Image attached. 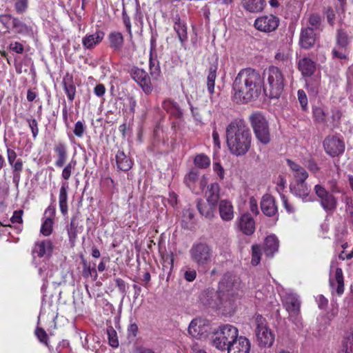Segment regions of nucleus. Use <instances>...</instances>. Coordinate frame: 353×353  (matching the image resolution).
Returning a JSON list of instances; mask_svg holds the SVG:
<instances>
[{
  "label": "nucleus",
  "instance_id": "obj_36",
  "mask_svg": "<svg viewBox=\"0 0 353 353\" xmlns=\"http://www.w3.org/2000/svg\"><path fill=\"white\" fill-rule=\"evenodd\" d=\"M174 28L177 33L181 45L183 46L188 39L187 27L185 24L184 22H182L180 19H179L175 22Z\"/></svg>",
  "mask_w": 353,
  "mask_h": 353
},
{
  "label": "nucleus",
  "instance_id": "obj_50",
  "mask_svg": "<svg viewBox=\"0 0 353 353\" xmlns=\"http://www.w3.org/2000/svg\"><path fill=\"white\" fill-rule=\"evenodd\" d=\"M339 176H330L327 180V184L330 191L332 193H339L341 188L338 184Z\"/></svg>",
  "mask_w": 353,
  "mask_h": 353
},
{
  "label": "nucleus",
  "instance_id": "obj_40",
  "mask_svg": "<svg viewBox=\"0 0 353 353\" xmlns=\"http://www.w3.org/2000/svg\"><path fill=\"white\" fill-rule=\"evenodd\" d=\"M350 42V37L345 30L339 28L337 30L336 33V43L341 48H345Z\"/></svg>",
  "mask_w": 353,
  "mask_h": 353
},
{
  "label": "nucleus",
  "instance_id": "obj_48",
  "mask_svg": "<svg viewBox=\"0 0 353 353\" xmlns=\"http://www.w3.org/2000/svg\"><path fill=\"white\" fill-rule=\"evenodd\" d=\"M14 3V9L18 14H23L28 9V0H10Z\"/></svg>",
  "mask_w": 353,
  "mask_h": 353
},
{
  "label": "nucleus",
  "instance_id": "obj_2",
  "mask_svg": "<svg viewBox=\"0 0 353 353\" xmlns=\"http://www.w3.org/2000/svg\"><path fill=\"white\" fill-rule=\"evenodd\" d=\"M225 137L230 152L236 157L244 156L251 148L252 134L243 119L236 118L227 125Z\"/></svg>",
  "mask_w": 353,
  "mask_h": 353
},
{
  "label": "nucleus",
  "instance_id": "obj_61",
  "mask_svg": "<svg viewBox=\"0 0 353 353\" xmlns=\"http://www.w3.org/2000/svg\"><path fill=\"white\" fill-rule=\"evenodd\" d=\"M196 277V272L194 269L188 268L184 272V278L187 281L192 282Z\"/></svg>",
  "mask_w": 353,
  "mask_h": 353
},
{
  "label": "nucleus",
  "instance_id": "obj_22",
  "mask_svg": "<svg viewBox=\"0 0 353 353\" xmlns=\"http://www.w3.org/2000/svg\"><path fill=\"white\" fill-rule=\"evenodd\" d=\"M330 285L332 290L341 295L344 292V280L341 268H337L334 277H330Z\"/></svg>",
  "mask_w": 353,
  "mask_h": 353
},
{
  "label": "nucleus",
  "instance_id": "obj_20",
  "mask_svg": "<svg viewBox=\"0 0 353 353\" xmlns=\"http://www.w3.org/2000/svg\"><path fill=\"white\" fill-rule=\"evenodd\" d=\"M53 250V244L50 240L39 241L35 243L33 254H37L39 258L50 256Z\"/></svg>",
  "mask_w": 353,
  "mask_h": 353
},
{
  "label": "nucleus",
  "instance_id": "obj_10",
  "mask_svg": "<svg viewBox=\"0 0 353 353\" xmlns=\"http://www.w3.org/2000/svg\"><path fill=\"white\" fill-rule=\"evenodd\" d=\"M280 23L279 18L272 14L258 17L254 21V27L263 32H271L276 30Z\"/></svg>",
  "mask_w": 353,
  "mask_h": 353
},
{
  "label": "nucleus",
  "instance_id": "obj_51",
  "mask_svg": "<svg viewBox=\"0 0 353 353\" xmlns=\"http://www.w3.org/2000/svg\"><path fill=\"white\" fill-rule=\"evenodd\" d=\"M53 221L51 218H47L41 228V232L44 236H49L52 232Z\"/></svg>",
  "mask_w": 353,
  "mask_h": 353
},
{
  "label": "nucleus",
  "instance_id": "obj_33",
  "mask_svg": "<svg viewBox=\"0 0 353 353\" xmlns=\"http://www.w3.org/2000/svg\"><path fill=\"white\" fill-rule=\"evenodd\" d=\"M163 108L176 118H180L183 115V112L177 103L171 99H166L163 102Z\"/></svg>",
  "mask_w": 353,
  "mask_h": 353
},
{
  "label": "nucleus",
  "instance_id": "obj_9",
  "mask_svg": "<svg viewBox=\"0 0 353 353\" xmlns=\"http://www.w3.org/2000/svg\"><path fill=\"white\" fill-rule=\"evenodd\" d=\"M264 319L261 316L256 317L257 327L256 334L261 346L270 347L274 341V335L263 323Z\"/></svg>",
  "mask_w": 353,
  "mask_h": 353
},
{
  "label": "nucleus",
  "instance_id": "obj_30",
  "mask_svg": "<svg viewBox=\"0 0 353 353\" xmlns=\"http://www.w3.org/2000/svg\"><path fill=\"white\" fill-rule=\"evenodd\" d=\"M220 186L217 183H213L208 187L206 191L207 202L211 205H217L219 199Z\"/></svg>",
  "mask_w": 353,
  "mask_h": 353
},
{
  "label": "nucleus",
  "instance_id": "obj_62",
  "mask_svg": "<svg viewBox=\"0 0 353 353\" xmlns=\"http://www.w3.org/2000/svg\"><path fill=\"white\" fill-rule=\"evenodd\" d=\"M325 14V17H326L327 22L329 23L330 25L333 26L334 24V21H335L334 11L331 8H328L326 10Z\"/></svg>",
  "mask_w": 353,
  "mask_h": 353
},
{
  "label": "nucleus",
  "instance_id": "obj_41",
  "mask_svg": "<svg viewBox=\"0 0 353 353\" xmlns=\"http://www.w3.org/2000/svg\"><path fill=\"white\" fill-rule=\"evenodd\" d=\"M12 27L16 29L19 34H28L32 32V28L17 18H13Z\"/></svg>",
  "mask_w": 353,
  "mask_h": 353
},
{
  "label": "nucleus",
  "instance_id": "obj_25",
  "mask_svg": "<svg viewBox=\"0 0 353 353\" xmlns=\"http://www.w3.org/2000/svg\"><path fill=\"white\" fill-rule=\"evenodd\" d=\"M221 218L225 221H231L234 218V208L228 200H221L219 205Z\"/></svg>",
  "mask_w": 353,
  "mask_h": 353
},
{
  "label": "nucleus",
  "instance_id": "obj_26",
  "mask_svg": "<svg viewBox=\"0 0 353 353\" xmlns=\"http://www.w3.org/2000/svg\"><path fill=\"white\" fill-rule=\"evenodd\" d=\"M116 162L118 169L123 172L130 170L133 165L132 159L122 150H119L116 154Z\"/></svg>",
  "mask_w": 353,
  "mask_h": 353
},
{
  "label": "nucleus",
  "instance_id": "obj_45",
  "mask_svg": "<svg viewBox=\"0 0 353 353\" xmlns=\"http://www.w3.org/2000/svg\"><path fill=\"white\" fill-rule=\"evenodd\" d=\"M340 353H353V330L345 338Z\"/></svg>",
  "mask_w": 353,
  "mask_h": 353
},
{
  "label": "nucleus",
  "instance_id": "obj_49",
  "mask_svg": "<svg viewBox=\"0 0 353 353\" xmlns=\"http://www.w3.org/2000/svg\"><path fill=\"white\" fill-rule=\"evenodd\" d=\"M107 334L108 335L109 344L112 347H117L119 346V341L117 339V332L112 326H110L107 328Z\"/></svg>",
  "mask_w": 353,
  "mask_h": 353
},
{
  "label": "nucleus",
  "instance_id": "obj_5",
  "mask_svg": "<svg viewBox=\"0 0 353 353\" xmlns=\"http://www.w3.org/2000/svg\"><path fill=\"white\" fill-rule=\"evenodd\" d=\"M249 121L256 139L264 145L268 144L271 139L269 124L265 117L260 112H255L250 115Z\"/></svg>",
  "mask_w": 353,
  "mask_h": 353
},
{
  "label": "nucleus",
  "instance_id": "obj_52",
  "mask_svg": "<svg viewBox=\"0 0 353 353\" xmlns=\"http://www.w3.org/2000/svg\"><path fill=\"white\" fill-rule=\"evenodd\" d=\"M150 72L153 80H157L161 74V70L159 64H155L154 61L150 59Z\"/></svg>",
  "mask_w": 353,
  "mask_h": 353
},
{
  "label": "nucleus",
  "instance_id": "obj_39",
  "mask_svg": "<svg viewBox=\"0 0 353 353\" xmlns=\"http://www.w3.org/2000/svg\"><path fill=\"white\" fill-rule=\"evenodd\" d=\"M198 176L197 172L191 170L184 178L185 183L192 192L196 190V183L199 179Z\"/></svg>",
  "mask_w": 353,
  "mask_h": 353
},
{
  "label": "nucleus",
  "instance_id": "obj_31",
  "mask_svg": "<svg viewBox=\"0 0 353 353\" xmlns=\"http://www.w3.org/2000/svg\"><path fill=\"white\" fill-rule=\"evenodd\" d=\"M242 6L245 10L250 12H261L265 6V0H243Z\"/></svg>",
  "mask_w": 353,
  "mask_h": 353
},
{
  "label": "nucleus",
  "instance_id": "obj_35",
  "mask_svg": "<svg viewBox=\"0 0 353 353\" xmlns=\"http://www.w3.org/2000/svg\"><path fill=\"white\" fill-rule=\"evenodd\" d=\"M68 184L67 182H63L59 190V202L61 212L63 214L68 212Z\"/></svg>",
  "mask_w": 353,
  "mask_h": 353
},
{
  "label": "nucleus",
  "instance_id": "obj_12",
  "mask_svg": "<svg viewBox=\"0 0 353 353\" xmlns=\"http://www.w3.org/2000/svg\"><path fill=\"white\" fill-rule=\"evenodd\" d=\"M284 305L289 313L290 319L294 323H299V315L301 303L298 296L293 294H287L285 297Z\"/></svg>",
  "mask_w": 353,
  "mask_h": 353
},
{
  "label": "nucleus",
  "instance_id": "obj_21",
  "mask_svg": "<svg viewBox=\"0 0 353 353\" xmlns=\"http://www.w3.org/2000/svg\"><path fill=\"white\" fill-rule=\"evenodd\" d=\"M261 208L265 215L270 217L274 216L277 212L274 197L269 194L264 195L261 201Z\"/></svg>",
  "mask_w": 353,
  "mask_h": 353
},
{
  "label": "nucleus",
  "instance_id": "obj_27",
  "mask_svg": "<svg viewBox=\"0 0 353 353\" xmlns=\"http://www.w3.org/2000/svg\"><path fill=\"white\" fill-rule=\"evenodd\" d=\"M279 240L274 234L267 236L264 242V252L268 257L273 256L274 254L278 251Z\"/></svg>",
  "mask_w": 353,
  "mask_h": 353
},
{
  "label": "nucleus",
  "instance_id": "obj_57",
  "mask_svg": "<svg viewBox=\"0 0 353 353\" xmlns=\"http://www.w3.org/2000/svg\"><path fill=\"white\" fill-rule=\"evenodd\" d=\"M85 131V128L83 123L79 121L74 125V134L78 137H82Z\"/></svg>",
  "mask_w": 353,
  "mask_h": 353
},
{
  "label": "nucleus",
  "instance_id": "obj_28",
  "mask_svg": "<svg viewBox=\"0 0 353 353\" xmlns=\"http://www.w3.org/2000/svg\"><path fill=\"white\" fill-rule=\"evenodd\" d=\"M54 150L57 156L55 165L61 168L65 163L68 158L67 147L65 143L59 142L54 145Z\"/></svg>",
  "mask_w": 353,
  "mask_h": 353
},
{
  "label": "nucleus",
  "instance_id": "obj_32",
  "mask_svg": "<svg viewBox=\"0 0 353 353\" xmlns=\"http://www.w3.org/2000/svg\"><path fill=\"white\" fill-rule=\"evenodd\" d=\"M287 163L291 170L294 172V177L296 180H306L308 178V173L299 164L290 159H287Z\"/></svg>",
  "mask_w": 353,
  "mask_h": 353
},
{
  "label": "nucleus",
  "instance_id": "obj_54",
  "mask_svg": "<svg viewBox=\"0 0 353 353\" xmlns=\"http://www.w3.org/2000/svg\"><path fill=\"white\" fill-rule=\"evenodd\" d=\"M30 128L31 129L32 137L36 139L39 134L38 122L35 119L30 118L26 119Z\"/></svg>",
  "mask_w": 353,
  "mask_h": 353
},
{
  "label": "nucleus",
  "instance_id": "obj_19",
  "mask_svg": "<svg viewBox=\"0 0 353 353\" xmlns=\"http://www.w3.org/2000/svg\"><path fill=\"white\" fill-rule=\"evenodd\" d=\"M240 230L246 235H250L255 230V222L250 214H243L239 221Z\"/></svg>",
  "mask_w": 353,
  "mask_h": 353
},
{
  "label": "nucleus",
  "instance_id": "obj_46",
  "mask_svg": "<svg viewBox=\"0 0 353 353\" xmlns=\"http://www.w3.org/2000/svg\"><path fill=\"white\" fill-rule=\"evenodd\" d=\"M261 250L259 245H253L252 247V260L253 265H257L261 261Z\"/></svg>",
  "mask_w": 353,
  "mask_h": 353
},
{
  "label": "nucleus",
  "instance_id": "obj_47",
  "mask_svg": "<svg viewBox=\"0 0 353 353\" xmlns=\"http://www.w3.org/2000/svg\"><path fill=\"white\" fill-rule=\"evenodd\" d=\"M76 165V161L72 160L63 168L61 173V176L63 179L68 180L70 178L72 171L75 169Z\"/></svg>",
  "mask_w": 353,
  "mask_h": 353
},
{
  "label": "nucleus",
  "instance_id": "obj_3",
  "mask_svg": "<svg viewBox=\"0 0 353 353\" xmlns=\"http://www.w3.org/2000/svg\"><path fill=\"white\" fill-rule=\"evenodd\" d=\"M263 79L267 80V85L263 90L267 96L271 99H278L284 88V77L282 72L276 66H270L263 73Z\"/></svg>",
  "mask_w": 353,
  "mask_h": 353
},
{
  "label": "nucleus",
  "instance_id": "obj_60",
  "mask_svg": "<svg viewBox=\"0 0 353 353\" xmlns=\"http://www.w3.org/2000/svg\"><path fill=\"white\" fill-rule=\"evenodd\" d=\"M122 19H123V22L127 29L128 33L129 34L130 37H132V30H131L130 19L125 10H123L122 12Z\"/></svg>",
  "mask_w": 353,
  "mask_h": 353
},
{
  "label": "nucleus",
  "instance_id": "obj_14",
  "mask_svg": "<svg viewBox=\"0 0 353 353\" xmlns=\"http://www.w3.org/2000/svg\"><path fill=\"white\" fill-rule=\"evenodd\" d=\"M199 300L205 305L217 307L222 303L223 299L219 291L208 288L200 294Z\"/></svg>",
  "mask_w": 353,
  "mask_h": 353
},
{
  "label": "nucleus",
  "instance_id": "obj_55",
  "mask_svg": "<svg viewBox=\"0 0 353 353\" xmlns=\"http://www.w3.org/2000/svg\"><path fill=\"white\" fill-rule=\"evenodd\" d=\"M13 17L11 14H6L0 15V23L4 26L7 30H10V24H12Z\"/></svg>",
  "mask_w": 353,
  "mask_h": 353
},
{
  "label": "nucleus",
  "instance_id": "obj_15",
  "mask_svg": "<svg viewBox=\"0 0 353 353\" xmlns=\"http://www.w3.org/2000/svg\"><path fill=\"white\" fill-rule=\"evenodd\" d=\"M316 41L315 31L310 29V27H302L299 35V45L301 48L309 50L313 48Z\"/></svg>",
  "mask_w": 353,
  "mask_h": 353
},
{
  "label": "nucleus",
  "instance_id": "obj_16",
  "mask_svg": "<svg viewBox=\"0 0 353 353\" xmlns=\"http://www.w3.org/2000/svg\"><path fill=\"white\" fill-rule=\"evenodd\" d=\"M226 350L228 353H249L250 343L247 338L238 336Z\"/></svg>",
  "mask_w": 353,
  "mask_h": 353
},
{
  "label": "nucleus",
  "instance_id": "obj_58",
  "mask_svg": "<svg viewBox=\"0 0 353 353\" xmlns=\"http://www.w3.org/2000/svg\"><path fill=\"white\" fill-rule=\"evenodd\" d=\"M35 334L41 343L47 344L48 337L43 328L37 327L35 330Z\"/></svg>",
  "mask_w": 353,
  "mask_h": 353
},
{
  "label": "nucleus",
  "instance_id": "obj_8",
  "mask_svg": "<svg viewBox=\"0 0 353 353\" xmlns=\"http://www.w3.org/2000/svg\"><path fill=\"white\" fill-rule=\"evenodd\" d=\"M239 288L238 279L235 276L226 274L221 279L219 283V289L223 300L227 299L229 296H233Z\"/></svg>",
  "mask_w": 353,
  "mask_h": 353
},
{
  "label": "nucleus",
  "instance_id": "obj_11",
  "mask_svg": "<svg viewBox=\"0 0 353 353\" xmlns=\"http://www.w3.org/2000/svg\"><path fill=\"white\" fill-rule=\"evenodd\" d=\"M132 78L141 86L146 94L153 91V85L148 74L143 69L133 67L130 70Z\"/></svg>",
  "mask_w": 353,
  "mask_h": 353
},
{
  "label": "nucleus",
  "instance_id": "obj_63",
  "mask_svg": "<svg viewBox=\"0 0 353 353\" xmlns=\"http://www.w3.org/2000/svg\"><path fill=\"white\" fill-rule=\"evenodd\" d=\"M116 285L118 288L119 292L123 294V295L126 294V289H127V285L125 282L120 279L117 278L115 279Z\"/></svg>",
  "mask_w": 353,
  "mask_h": 353
},
{
  "label": "nucleus",
  "instance_id": "obj_37",
  "mask_svg": "<svg viewBox=\"0 0 353 353\" xmlns=\"http://www.w3.org/2000/svg\"><path fill=\"white\" fill-rule=\"evenodd\" d=\"M110 47L115 50H120L123 45V37L121 32H113L109 34Z\"/></svg>",
  "mask_w": 353,
  "mask_h": 353
},
{
  "label": "nucleus",
  "instance_id": "obj_13",
  "mask_svg": "<svg viewBox=\"0 0 353 353\" xmlns=\"http://www.w3.org/2000/svg\"><path fill=\"white\" fill-rule=\"evenodd\" d=\"M324 149L331 157L342 154L345 150V144L342 139L336 136H328L323 141Z\"/></svg>",
  "mask_w": 353,
  "mask_h": 353
},
{
  "label": "nucleus",
  "instance_id": "obj_44",
  "mask_svg": "<svg viewBox=\"0 0 353 353\" xmlns=\"http://www.w3.org/2000/svg\"><path fill=\"white\" fill-rule=\"evenodd\" d=\"M308 24L307 26L310 27V29L315 31L321 28V17L319 14H311L307 19Z\"/></svg>",
  "mask_w": 353,
  "mask_h": 353
},
{
  "label": "nucleus",
  "instance_id": "obj_59",
  "mask_svg": "<svg viewBox=\"0 0 353 353\" xmlns=\"http://www.w3.org/2000/svg\"><path fill=\"white\" fill-rule=\"evenodd\" d=\"M298 99L303 110H305L307 105V98L305 92L303 90L298 91Z\"/></svg>",
  "mask_w": 353,
  "mask_h": 353
},
{
  "label": "nucleus",
  "instance_id": "obj_24",
  "mask_svg": "<svg viewBox=\"0 0 353 353\" xmlns=\"http://www.w3.org/2000/svg\"><path fill=\"white\" fill-rule=\"evenodd\" d=\"M63 85L68 99L72 101L76 94V86L74 82L73 75L66 72L63 78Z\"/></svg>",
  "mask_w": 353,
  "mask_h": 353
},
{
  "label": "nucleus",
  "instance_id": "obj_43",
  "mask_svg": "<svg viewBox=\"0 0 353 353\" xmlns=\"http://www.w3.org/2000/svg\"><path fill=\"white\" fill-rule=\"evenodd\" d=\"M201 320L195 319L191 321L188 327V332L193 337H198L202 332Z\"/></svg>",
  "mask_w": 353,
  "mask_h": 353
},
{
  "label": "nucleus",
  "instance_id": "obj_23",
  "mask_svg": "<svg viewBox=\"0 0 353 353\" xmlns=\"http://www.w3.org/2000/svg\"><path fill=\"white\" fill-rule=\"evenodd\" d=\"M298 68L303 76L310 77L316 71V63L310 58L303 57L299 61Z\"/></svg>",
  "mask_w": 353,
  "mask_h": 353
},
{
  "label": "nucleus",
  "instance_id": "obj_6",
  "mask_svg": "<svg viewBox=\"0 0 353 353\" xmlns=\"http://www.w3.org/2000/svg\"><path fill=\"white\" fill-rule=\"evenodd\" d=\"M192 261L199 266L208 264L212 259V248L206 243H194L190 251Z\"/></svg>",
  "mask_w": 353,
  "mask_h": 353
},
{
  "label": "nucleus",
  "instance_id": "obj_42",
  "mask_svg": "<svg viewBox=\"0 0 353 353\" xmlns=\"http://www.w3.org/2000/svg\"><path fill=\"white\" fill-rule=\"evenodd\" d=\"M194 163L196 167L201 169H205L210 166V159L207 155L199 154L194 157Z\"/></svg>",
  "mask_w": 353,
  "mask_h": 353
},
{
  "label": "nucleus",
  "instance_id": "obj_38",
  "mask_svg": "<svg viewBox=\"0 0 353 353\" xmlns=\"http://www.w3.org/2000/svg\"><path fill=\"white\" fill-rule=\"evenodd\" d=\"M81 263L83 265L82 275L84 278H88L93 276L94 280H96L98 275L95 268V264L91 267L90 263H88L85 259L82 258Z\"/></svg>",
  "mask_w": 353,
  "mask_h": 353
},
{
  "label": "nucleus",
  "instance_id": "obj_18",
  "mask_svg": "<svg viewBox=\"0 0 353 353\" xmlns=\"http://www.w3.org/2000/svg\"><path fill=\"white\" fill-rule=\"evenodd\" d=\"M105 34L101 30H97L92 34H86L82 39L83 46L88 50H92L99 45L103 39Z\"/></svg>",
  "mask_w": 353,
  "mask_h": 353
},
{
  "label": "nucleus",
  "instance_id": "obj_17",
  "mask_svg": "<svg viewBox=\"0 0 353 353\" xmlns=\"http://www.w3.org/2000/svg\"><path fill=\"white\" fill-rule=\"evenodd\" d=\"M305 181L306 180L295 181L294 183L290 185V190L295 196L307 201H310V199H307L310 190Z\"/></svg>",
  "mask_w": 353,
  "mask_h": 353
},
{
  "label": "nucleus",
  "instance_id": "obj_34",
  "mask_svg": "<svg viewBox=\"0 0 353 353\" xmlns=\"http://www.w3.org/2000/svg\"><path fill=\"white\" fill-rule=\"evenodd\" d=\"M196 207L199 213L202 216L208 219H211L214 216V212L216 209V205H212L208 203L206 204L202 200L199 199L196 201Z\"/></svg>",
  "mask_w": 353,
  "mask_h": 353
},
{
  "label": "nucleus",
  "instance_id": "obj_64",
  "mask_svg": "<svg viewBox=\"0 0 353 353\" xmlns=\"http://www.w3.org/2000/svg\"><path fill=\"white\" fill-rule=\"evenodd\" d=\"M213 170L221 179H223L225 171L219 163L216 162L213 164Z\"/></svg>",
  "mask_w": 353,
  "mask_h": 353
},
{
  "label": "nucleus",
  "instance_id": "obj_1",
  "mask_svg": "<svg viewBox=\"0 0 353 353\" xmlns=\"http://www.w3.org/2000/svg\"><path fill=\"white\" fill-rule=\"evenodd\" d=\"M263 85L260 72L252 68L241 70L232 83V99L236 103H247L257 98Z\"/></svg>",
  "mask_w": 353,
  "mask_h": 353
},
{
  "label": "nucleus",
  "instance_id": "obj_29",
  "mask_svg": "<svg viewBox=\"0 0 353 353\" xmlns=\"http://www.w3.org/2000/svg\"><path fill=\"white\" fill-rule=\"evenodd\" d=\"M218 70V61L216 59L210 64L208 68V74L207 77V88L210 94L214 93V82L216 78V71Z\"/></svg>",
  "mask_w": 353,
  "mask_h": 353
},
{
  "label": "nucleus",
  "instance_id": "obj_4",
  "mask_svg": "<svg viewBox=\"0 0 353 353\" xmlns=\"http://www.w3.org/2000/svg\"><path fill=\"white\" fill-rule=\"evenodd\" d=\"M239 336L236 327L232 325H224L214 332L212 336V344L220 350H225Z\"/></svg>",
  "mask_w": 353,
  "mask_h": 353
},
{
  "label": "nucleus",
  "instance_id": "obj_7",
  "mask_svg": "<svg viewBox=\"0 0 353 353\" xmlns=\"http://www.w3.org/2000/svg\"><path fill=\"white\" fill-rule=\"evenodd\" d=\"M314 191L319 199L321 205L325 211H333L336 209L337 199L332 192L327 190L321 184H316L314 188Z\"/></svg>",
  "mask_w": 353,
  "mask_h": 353
},
{
  "label": "nucleus",
  "instance_id": "obj_53",
  "mask_svg": "<svg viewBox=\"0 0 353 353\" xmlns=\"http://www.w3.org/2000/svg\"><path fill=\"white\" fill-rule=\"evenodd\" d=\"M68 234L70 241L74 243L77 235V227L73 220L71 221L70 226L68 228Z\"/></svg>",
  "mask_w": 353,
  "mask_h": 353
},
{
  "label": "nucleus",
  "instance_id": "obj_56",
  "mask_svg": "<svg viewBox=\"0 0 353 353\" xmlns=\"http://www.w3.org/2000/svg\"><path fill=\"white\" fill-rule=\"evenodd\" d=\"M314 117L316 121L323 123L325 121L324 111L321 108H316L313 110Z\"/></svg>",
  "mask_w": 353,
  "mask_h": 353
}]
</instances>
